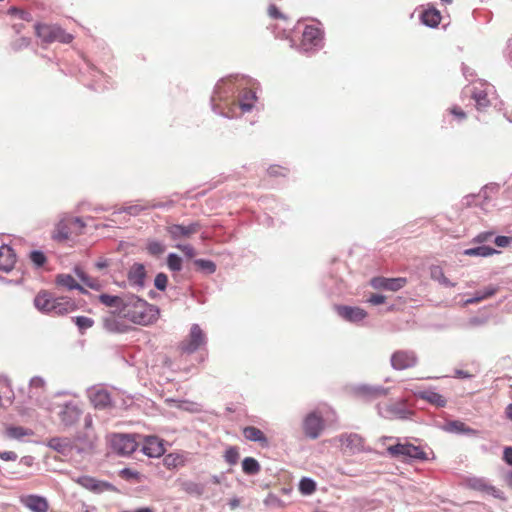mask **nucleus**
Returning a JSON list of instances; mask_svg holds the SVG:
<instances>
[{
    "label": "nucleus",
    "instance_id": "obj_1",
    "mask_svg": "<svg viewBox=\"0 0 512 512\" xmlns=\"http://www.w3.org/2000/svg\"><path fill=\"white\" fill-rule=\"evenodd\" d=\"M158 316L159 310L156 306L134 295L126 297L121 318L134 324L147 326L154 323Z\"/></svg>",
    "mask_w": 512,
    "mask_h": 512
},
{
    "label": "nucleus",
    "instance_id": "obj_2",
    "mask_svg": "<svg viewBox=\"0 0 512 512\" xmlns=\"http://www.w3.org/2000/svg\"><path fill=\"white\" fill-rule=\"evenodd\" d=\"M386 450L390 457L399 459L401 461H425L428 459L427 453L421 446L414 445L410 442L402 443L398 441L394 445L388 446Z\"/></svg>",
    "mask_w": 512,
    "mask_h": 512
},
{
    "label": "nucleus",
    "instance_id": "obj_3",
    "mask_svg": "<svg viewBox=\"0 0 512 512\" xmlns=\"http://www.w3.org/2000/svg\"><path fill=\"white\" fill-rule=\"evenodd\" d=\"M36 35L44 42V43H52L55 41L68 44L72 42L73 35L67 33L64 29L57 25H49V24H37L35 25Z\"/></svg>",
    "mask_w": 512,
    "mask_h": 512
},
{
    "label": "nucleus",
    "instance_id": "obj_4",
    "mask_svg": "<svg viewBox=\"0 0 512 512\" xmlns=\"http://www.w3.org/2000/svg\"><path fill=\"white\" fill-rule=\"evenodd\" d=\"M99 301L104 304L107 307L113 308V314L114 316L112 318L106 319L105 324L108 330L114 331V332H122L123 329L119 328L115 317L122 316L123 313V307L126 304V297L122 298L119 296H112L108 294H101L99 296Z\"/></svg>",
    "mask_w": 512,
    "mask_h": 512
},
{
    "label": "nucleus",
    "instance_id": "obj_5",
    "mask_svg": "<svg viewBox=\"0 0 512 512\" xmlns=\"http://www.w3.org/2000/svg\"><path fill=\"white\" fill-rule=\"evenodd\" d=\"M206 336L199 325L193 324L189 335L180 343V349L184 353L191 354L205 345Z\"/></svg>",
    "mask_w": 512,
    "mask_h": 512
},
{
    "label": "nucleus",
    "instance_id": "obj_6",
    "mask_svg": "<svg viewBox=\"0 0 512 512\" xmlns=\"http://www.w3.org/2000/svg\"><path fill=\"white\" fill-rule=\"evenodd\" d=\"M343 453L354 455L365 451V439L357 433H345L339 436Z\"/></svg>",
    "mask_w": 512,
    "mask_h": 512
},
{
    "label": "nucleus",
    "instance_id": "obj_7",
    "mask_svg": "<svg viewBox=\"0 0 512 512\" xmlns=\"http://www.w3.org/2000/svg\"><path fill=\"white\" fill-rule=\"evenodd\" d=\"M112 450L119 455H130L137 448L135 439L127 434H113L110 437Z\"/></svg>",
    "mask_w": 512,
    "mask_h": 512
},
{
    "label": "nucleus",
    "instance_id": "obj_8",
    "mask_svg": "<svg viewBox=\"0 0 512 512\" xmlns=\"http://www.w3.org/2000/svg\"><path fill=\"white\" fill-rule=\"evenodd\" d=\"M84 227L85 224L80 218L62 220L57 227V238L60 240H68L73 235L81 234Z\"/></svg>",
    "mask_w": 512,
    "mask_h": 512
},
{
    "label": "nucleus",
    "instance_id": "obj_9",
    "mask_svg": "<svg viewBox=\"0 0 512 512\" xmlns=\"http://www.w3.org/2000/svg\"><path fill=\"white\" fill-rule=\"evenodd\" d=\"M200 229L201 225L198 222H193L186 226L181 224H170L166 226V231L174 241L179 239H188L192 235L198 233Z\"/></svg>",
    "mask_w": 512,
    "mask_h": 512
},
{
    "label": "nucleus",
    "instance_id": "obj_10",
    "mask_svg": "<svg viewBox=\"0 0 512 512\" xmlns=\"http://www.w3.org/2000/svg\"><path fill=\"white\" fill-rule=\"evenodd\" d=\"M324 429V420L317 412L309 413L303 421V430L307 437L316 439Z\"/></svg>",
    "mask_w": 512,
    "mask_h": 512
},
{
    "label": "nucleus",
    "instance_id": "obj_11",
    "mask_svg": "<svg viewBox=\"0 0 512 512\" xmlns=\"http://www.w3.org/2000/svg\"><path fill=\"white\" fill-rule=\"evenodd\" d=\"M85 429L84 433L77 435L75 441L79 450L90 451L96 445L97 436L92 429V419L89 416L85 418Z\"/></svg>",
    "mask_w": 512,
    "mask_h": 512
},
{
    "label": "nucleus",
    "instance_id": "obj_12",
    "mask_svg": "<svg viewBox=\"0 0 512 512\" xmlns=\"http://www.w3.org/2000/svg\"><path fill=\"white\" fill-rule=\"evenodd\" d=\"M82 413L83 411L77 403L69 402L63 405L59 412V419L63 426L71 427L80 420Z\"/></svg>",
    "mask_w": 512,
    "mask_h": 512
},
{
    "label": "nucleus",
    "instance_id": "obj_13",
    "mask_svg": "<svg viewBox=\"0 0 512 512\" xmlns=\"http://www.w3.org/2000/svg\"><path fill=\"white\" fill-rule=\"evenodd\" d=\"M417 363V356L413 351L399 350L392 354L391 365L396 370H404L414 367Z\"/></svg>",
    "mask_w": 512,
    "mask_h": 512
},
{
    "label": "nucleus",
    "instance_id": "obj_14",
    "mask_svg": "<svg viewBox=\"0 0 512 512\" xmlns=\"http://www.w3.org/2000/svg\"><path fill=\"white\" fill-rule=\"evenodd\" d=\"M407 284V279L404 277L397 278H386V277H374L370 280V285L374 289H383L392 292H396L403 288Z\"/></svg>",
    "mask_w": 512,
    "mask_h": 512
},
{
    "label": "nucleus",
    "instance_id": "obj_15",
    "mask_svg": "<svg viewBox=\"0 0 512 512\" xmlns=\"http://www.w3.org/2000/svg\"><path fill=\"white\" fill-rule=\"evenodd\" d=\"M468 487L475 491H480L483 493H486L488 495H491L492 497L496 499H500L502 501L506 500V497L504 496V493L496 488L495 486L489 484L485 479L483 478H472L468 481Z\"/></svg>",
    "mask_w": 512,
    "mask_h": 512
},
{
    "label": "nucleus",
    "instance_id": "obj_16",
    "mask_svg": "<svg viewBox=\"0 0 512 512\" xmlns=\"http://www.w3.org/2000/svg\"><path fill=\"white\" fill-rule=\"evenodd\" d=\"M322 31L312 25L306 26L301 39V47L303 50L308 51L313 47H316L320 44L322 40Z\"/></svg>",
    "mask_w": 512,
    "mask_h": 512
},
{
    "label": "nucleus",
    "instance_id": "obj_17",
    "mask_svg": "<svg viewBox=\"0 0 512 512\" xmlns=\"http://www.w3.org/2000/svg\"><path fill=\"white\" fill-rule=\"evenodd\" d=\"M142 451L149 457H160L165 452L162 440L156 436H148L144 440Z\"/></svg>",
    "mask_w": 512,
    "mask_h": 512
},
{
    "label": "nucleus",
    "instance_id": "obj_18",
    "mask_svg": "<svg viewBox=\"0 0 512 512\" xmlns=\"http://www.w3.org/2000/svg\"><path fill=\"white\" fill-rule=\"evenodd\" d=\"M355 395L363 400L370 401L387 394V389L383 387H374L369 385H361L355 388Z\"/></svg>",
    "mask_w": 512,
    "mask_h": 512
},
{
    "label": "nucleus",
    "instance_id": "obj_19",
    "mask_svg": "<svg viewBox=\"0 0 512 512\" xmlns=\"http://www.w3.org/2000/svg\"><path fill=\"white\" fill-rule=\"evenodd\" d=\"M414 395L438 408L445 407L447 404V399L444 395L431 389L417 391Z\"/></svg>",
    "mask_w": 512,
    "mask_h": 512
},
{
    "label": "nucleus",
    "instance_id": "obj_20",
    "mask_svg": "<svg viewBox=\"0 0 512 512\" xmlns=\"http://www.w3.org/2000/svg\"><path fill=\"white\" fill-rule=\"evenodd\" d=\"M335 309L342 318L351 322H359L367 316L366 311L359 307L339 305Z\"/></svg>",
    "mask_w": 512,
    "mask_h": 512
},
{
    "label": "nucleus",
    "instance_id": "obj_21",
    "mask_svg": "<svg viewBox=\"0 0 512 512\" xmlns=\"http://www.w3.org/2000/svg\"><path fill=\"white\" fill-rule=\"evenodd\" d=\"M412 414L405 403L398 402L386 405L384 416L388 419H407Z\"/></svg>",
    "mask_w": 512,
    "mask_h": 512
},
{
    "label": "nucleus",
    "instance_id": "obj_22",
    "mask_svg": "<svg viewBox=\"0 0 512 512\" xmlns=\"http://www.w3.org/2000/svg\"><path fill=\"white\" fill-rule=\"evenodd\" d=\"M21 502L33 512H47L49 504L46 498L38 495H27L21 498Z\"/></svg>",
    "mask_w": 512,
    "mask_h": 512
},
{
    "label": "nucleus",
    "instance_id": "obj_23",
    "mask_svg": "<svg viewBox=\"0 0 512 512\" xmlns=\"http://www.w3.org/2000/svg\"><path fill=\"white\" fill-rule=\"evenodd\" d=\"M16 263V254L8 245L0 246V271H11Z\"/></svg>",
    "mask_w": 512,
    "mask_h": 512
},
{
    "label": "nucleus",
    "instance_id": "obj_24",
    "mask_svg": "<svg viewBox=\"0 0 512 512\" xmlns=\"http://www.w3.org/2000/svg\"><path fill=\"white\" fill-rule=\"evenodd\" d=\"M55 299L48 291H40L34 299V304L40 311L52 313Z\"/></svg>",
    "mask_w": 512,
    "mask_h": 512
},
{
    "label": "nucleus",
    "instance_id": "obj_25",
    "mask_svg": "<svg viewBox=\"0 0 512 512\" xmlns=\"http://www.w3.org/2000/svg\"><path fill=\"white\" fill-rule=\"evenodd\" d=\"M73 481L79 484L80 486L91 490L93 492H100L103 491L105 488L109 486V484L105 482H101L96 480L93 477L90 476H80L77 478H73Z\"/></svg>",
    "mask_w": 512,
    "mask_h": 512
},
{
    "label": "nucleus",
    "instance_id": "obj_26",
    "mask_svg": "<svg viewBox=\"0 0 512 512\" xmlns=\"http://www.w3.org/2000/svg\"><path fill=\"white\" fill-rule=\"evenodd\" d=\"M75 302L66 297H59L55 299L52 313L55 315H65L76 310Z\"/></svg>",
    "mask_w": 512,
    "mask_h": 512
},
{
    "label": "nucleus",
    "instance_id": "obj_27",
    "mask_svg": "<svg viewBox=\"0 0 512 512\" xmlns=\"http://www.w3.org/2000/svg\"><path fill=\"white\" fill-rule=\"evenodd\" d=\"M90 400L95 408L103 409L111 404V397L108 391L97 389L90 394Z\"/></svg>",
    "mask_w": 512,
    "mask_h": 512
},
{
    "label": "nucleus",
    "instance_id": "obj_28",
    "mask_svg": "<svg viewBox=\"0 0 512 512\" xmlns=\"http://www.w3.org/2000/svg\"><path fill=\"white\" fill-rule=\"evenodd\" d=\"M146 277V270L143 264L135 263L128 272V280L131 284L143 286Z\"/></svg>",
    "mask_w": 512,
    "mask_h": 512
},
{
    "label": "nucleus",
    "instance_id": "obj_29",
    "mask_svg": "<svg viewBox=\"0 0 512 512\" xmlns=\"http://www.w3.org/2000/svg\"><path fill=\"white\" fill-rule=\"evenodd\" d=\"M243 435L249 441L259 442L263 447L268 446V440L264 433L254 426L245 427L243 429Z\"/></svg>",
    "mask_w": 512,
    "mask_h": 512
},
{
    "label": "nucleus",
    "instance_id": "obj_30",
    "mask_svg": "<svg viewBox=\"0 0 512 512\" xmlns=\"http://www.w3.org/2000/svg\"><path fill=\"white\" fill-rule=\"evenodd\" d=\"M441 19L440 12L435 8L427 9L421 15L422 22L432 28L437 27Z\"/></svg>",
    "mask_w": 512,
    "mask_h": 512
},
{
    "label": "nucleus",
    "instance_id": "obj_31",
    "mask_svg": "<svg viewBox=\"0 0 512 512\" xmlns=\"http://www.w3.org/2000/svg\"><path fill=\"white\" fill-rule=\"evenodd\" d=\"M186 459L178 453H169L163 458V464L168 469H175L185 465Z\"/></svg>",
    "mask_w": 512,
    "mask_h": 512
},
{
    "label": "nucleus",
    "instance_id": "obj_32",
    "mask_svg": "<svg viewBox=\"0 0 512 512\" xmlns=\"http://www.w3.org/2000/svg\"><path fill=\"white\" fill-rule=\"evenodd\" d=\"M255 100V92L252 90H244L239 101V107L241 108L242 112H249L252 109Z\"/></svg>",
    "mask_w": 512,
    "mask_h": 512
},
{
    "label": "nucleus",
    "instance_id": "obj_33",
    "mask_svg": "<svg viewBox=\"0 0 512 512\" xmlns=\"http://www.w3.org/2000/svg\"><path fill=\"white\" fill-rule=\"evenodd\" d=\"M497 253L494 248L488 246H479L476 248H469L464 250L463 254L466 256H479V257H489L493 254Z\"/></svg>",
    "mask_w": 512,
    "mask_h": 512
},
{
    "label": "nucleus",
    "instance_id": "obj_34",
    "mask_svg": "<svg viewBox=\"0 0 512 512\" xmlns=\"http://www.w3.org/2000/svg\"><path fill=\"white\" fill-rule=\"evenodd\" d=\"M298 489L302 495L308 496L312 495L316 491L317 485L311 478L303 477L299 482Z\"/></svg>",
    "mask_w": 512,
    "mask_h": 512
},
{
    "label": "nucleus",
    "instance_id": "obj_35",
    "mask_svg": "<svg viewBox=\"0 0 512 512\" xmlns=\"http://www.w3.org/2000/svg\"><path fill=\"white\" fill-rule=\"evenodd\" d=\"M56 283L62 287L67 289H79L82 290V287L76 282V280L68 274H60L56 278Z\"/></svg>",
    "mask_w": 512,
    "mask_h": 512
},
{
    "label": "nucleus",
    "instance_id": "obj_36",
    "mask_svg": "<svg viewBox=\"0 0 512 512\" xmlns=\"http://www.w3.org/2000/svg\"><path fill=\"white\" fill-rule=\"evenodd\" d=\"M33 432L21 426H9L6 428V435L11 439H21L24 436H30Z\"/></svg>",
    "mask_w": 512,
    "mask_h": 512
},
{
    "label": "nucleus",
    "instance_id": "obj_37",
    "mask_svg": "<svg viewBox=\"0 0 512 512\" xmlns=\"http://www.w3.org/2000/svg\"><path fill=\"white\" fill-rule=\"evenodd\" d=\"M242 469L245 474L255 475L260 471V465L256 459L246 457L242 462Z\"/></svg>",
    "mask_w": 512,
    "mask_h": 512
},
{
    "label": "nucleus",
    "instance_id": "obj_38",
    "mask_svg": "<svg viewBox=\"0 0 512 512\" xmlns=\"http://www.w3.org/2000/svg\"><path fill=\"white\" fill-rule=\"evenodd\" d=\"M472 98L475 100L476 108L478 110H483L490 104V101L487 97V93L483 90L475 89V91L472 94Z\"/></svg>",
    "mask_w": 512,
    "mask_h": 512
},
{
    "label": "nucleus",
    "instance_id": "obj_39",
    "mask_svg": "<svg viewBox=\"0 0 512 512\" xmlns=\"http://www.w3.org/2000/svg\"><path fill=\"white\" fill-rule=\"evenodd\" d=\"M28 259L35 268L43 267L47 262L46 255L40 250H33L28 254Z\"/></svg>",
    "mask_w": 512,
    "mask_h": 512
},
{
    "label": "nucleus",
    "instance_id": "obj_40",
    "mask_svg": "<svg viewBox=\"0 0 512 512\" xmlns=\"http://www.w3.org/2000/svg\"><path fill=\"white\" fill-rule=\"evenodd\" d=\"M432 278L438 280L441 284L447 287H454L455 284L452 283L443 273L442 269L438 266L433 267L431 269Z\"/></svg>",
    "mask_w": 512,
    "mask_h": 512
},
{
    "label": "nucleus",
    "instance_id": "obj_41",
    "mask_svg": "<svg viewBox=\"0 0 512 512\" xmlns=\"http://www.w3.org/2000/svg\"><path fill=\"white\" fill-rule=\"evenodd\" d=\"M146 249L150 255L160 256L164 253L165 246L161 242L153 240L147 243Z\"/></svg>",
    "mask_w": 512,
    "mask_h": 512
},
{
    "label": "nucleus",
    "instance_id": "obj_42",
    "mask_svg": "<svg viewBox=\"0 0 512 512\" xmlns=\"http://www.w3.org/2000/svg\"><path fill=\"white\" fill-rule=\"evenodd\" d=\"M167 266L171 271L178 272L182 269V259L174 253H170L167 257Z\"/></svg>",
    "mask_w": 512,
    "mask_h": 512
},
{
    "label": "nucleus",
    "instance_id": "obj_43",
    "mask_svg": "<svg viewBox=\"0 0 512 512\" xmlns=\"http://www.w3.org/2000/svg\"><path fill=\"white\" fill-rule=\"evenodd\" d=\"M225 461L230 465H235L239 459V451L235 446L229 447L224 454Z\"/></svg>",
    "mask_w": 512,
    "mask_h": 512
},
{
    "label": "nucleus",
    "instance_id": "obj_44",
    "mask_svg": "<svg viewBox=\"0 0 512 512\" xmlns=\"http://www.w3.org/2000/svg\"><path fill=\"white\" fill-rule=\"evenodd\" d=\"M194 264L200 270L206 271L207 273H214L216 270L215 263L210 260L198 259V260H195Z\"/></svg>",
    "mask_w": 512,
    "mask_h": 512
},
{
    "label": "nucleus",
    "instance_id": "obj_45",
    "mask_svg": "<svg viewBox=\"0 0 512 512\" xmlns=\"http://www.w3.org/2000/svg\"><path fill=\"white\" fill-rule=\"evenodd\" d=\"M447 429L449 431L453 432H461V433H468L471 432L472 429L467 427L463 422L461 421H451L447 424Z\"/></svg>",
    "mask_w": 512,
    "mask_h": 512
},
{
    "label": "nucleus",
    "instance_id": "obj_46",
    "mask_svg": "<svg viewBox=\"0 0 512 512\" xmlns=\"http://www.w3.org/2000/svg\"><path fill=\"white\" fill-rule=\"evenodd\" d=\"M495 292H496L495 288L489 287L485 290V292L483 294H477V296H475L474 298L466 300V304L478 303L488 297H491L492 295L495 294Z\"/></svg>",
    "mask_w": 512,
    "mask_h": 512
},
{
    "label": "nucleus",
    "instance_id": "obj_47",
    "mask_svg": "<svg viewBox=\"0 0 512 512\" xmlns=\"http://www.w3.org/2000/svg\"><path fill=\"white\" fill-rule=\"evenodd\" d=\"M76 273L85 285L92 289H99V284L88 277L83 271L76 269Z\"/></svg>",
    "mask_w": 512,
    "mask_h": 512
},
{
    "label": "nucleus",
    "instance_id": "obj_48",
    "mask_svg": "<svg viewBox=\"0 0 512 512\" xmlns=\"http://www.w3.org/2000/svg\"><path fill=\"white\" fill-rule=\"evenodd\" d=\"M168 283V277L164 273H159L156 275L154 280V285L157 289L163 291L166 289Z\"/></svg>",
    "mask_w": 512,
    "mask_h": 512
},
{
    "label": "nucleus",
    "instance_id": "obj_49",
    "mask_svg": "<svg viewBox=\"0 0 512 512\" xmlns=\"http://www.w3.org/2000/svg\"><path fill=\"white\" fill-rule=\"evenodd\" d=\"M8 14H10V15H17L20 19L25 20V21H31L32 20V16H31V14L29 12L21 10V9H18L16 7H11L8 10Z\"/></svg>",
    "mask_w": 512,
    "mask_h": 512
},
{
    "label": "nucleus",
    "instance_id": "obj_50",
    "mask_svg": "<svg viewBox=\"0 0 512 512\" xmlns=\"http://www.w3.org/2000/svg\"><path fill=\"white\" fill-rule=\"evenodd\" d=\"M76 325L81 330H85L90 328L93 325V320L91 318L80 316L75 319Z\"/></svg>",
    "mask_w": 512,
    "mask_h": 512
},
{
    "label": "nucleus",
    "instance_id": "obj_51",
    "mask_svg": "<svg viewBox=\"0 0 512 512\" xmlns=\"http://www.w3.org/2000/svg\"><path fill=\"white\" fill-rule=\"evenodd\" d=\"M30 389L43 392L45 389V381L39 376L33 377L30 381Z\"/></svg>",
    "mask_w": 512,
    "mask_h": 512
},
{
    "label": "nucleus",
    "instance_id": "obj_52",
    "mask_svg": "<svg viewBox=\"0 0 512 512\" xmlns=\"http://www.w3.org/2000/svg\"><path fill=\"white\" fill-rule=\"evenodd\" d=\"M176 248L179 249L188 258H193L195 256V249L189 244H177Z\"/></svg>",
    "mask_w": 512,
    "mask_h": 512
},
{
    "label": "nucleus",
    "instance_id": "obj_53",
    "mask_svg": "<svg viewBox=\"0 0 512 512\" xmlns=\"http://www.w3.org/2000/svg\"><path fill=\"white\" fill-rule=\"evenodd\" d=\"M493 236L492 232H482L479 233L474 239L473 243H484L489 241Z\"/></svg>",
    "mask_w": 512,
    "mask_h": 512
},
{
    "label": "nucleus",
    "instance_id": "obj_54",
    "mask_svg": "<svg viewBox=\"0 0 512 512\" xmlns=\"http://www.w3.org/2000/svg\"><path fill=\"white\" fill-rule=\"evenodd\" d=\"M449 112L459 120H463L466 118V113L458 106H453L452 108L449 109Z\"/></svg>",
    "mask_w": 512,
    "mask_h": 512
},
{
    "label": "nucleus",
    "instance_id": "obj_55",
    "mask_svg": "<svg viewBox=\"0 0 512 512\" xmlns=\"http://www.w3.org/2000/svg\"><path fill=\"white\" fill-rule=\"evenodd\" d=\"M386 300V297L380 294H372L368 299V302L373 305L383 304Z\"/></svg>",
    "mask_w": 512,
    "mask_h": 512
},
{
    "label": "nucleus",
    "instance_id": "obj_56",
    "mask_svg": "<svg viewBox=\"0 0 512 512\" xmlns=\"http://www.w3.org/2000/svg\"><path fill=\"white\" fill-rule=\"evenodd\" d=\"M0 458L4 461H15L17 459V454L13 451H0Z\"/></svg>",
    "mask_w": 512,
    "mask_h": 512
},
{
    "label": "nucleus",
    "instance_id": "obj_57",
    "mask_svg": "<svg viewBox=\"0 0 512 512\" xmlns=\"http://www.w3.org/2000/svg\"><path fill=\"white\" fill-rule=\"evenodd\" d=\"M494 242L498 247H506L510 243V238L507 236H497Z\"/></svg>",
    "mask_w": 512,
    "mask_h": 512
},
{
    "label": "nucleus",
    "instance_id": "obj_58",
    "mask_svg": "<svg viewBox=\"0 0 512 512\" xmlns=\"http://www.w3.org/2000/svg\"><path fill=\"white\" fill-rule=\"evenodd\" d=\"M268 14H269L270 17H272L274 19L283 18V15L281 14V12L278 10V8L275 5H270L269 6Z\"/></svg>",
    "mask_w": 512,
    "mask_h": 512
},
{
    "label": "nucleus",
    "instance_id": "obj_59",
    "mask_svg": "<svg viewBox=\"0 0 512 512\" xmlns=\"http://www.w3.org/2000/svg\"><path fill=\"white\" fill-rule=\"evenodd\" d=\"M139 473L136 471H133L131 469L125 468L121 471V476L125 477L127 479L129 478H138Z\"/></svg>",
    "mask_w": 512,
    "mask_h": 512
},
{
    "label": "nucleus",
    "instance_id": "obj_60",
    "mask_svg": "<svg viewBox=\"0 0 512 512\" xmlns=\"http://www.w3.org/2000/svg\"><path fill=\"white\" fill-rule=\"evenodd\" d=\"M503 458L509 465H512V447L505 448Z\"/></svg>",
    "mask_w": 512,
    "mask_h": 512
},
{
    "label": "nucleus",
    "instance_id": "obj_61",
    "mask_svg": "<svg viewBox=\"0 0 512 512\" xmlns=\"http://www.w3.org/2000/svg\"><path fill=\"white\" fill-rule=\"evenodd\" d=\"M280 170H283V169L280 167L273 166V167H270L268 171H269V174H271V175H284V173H282Z\"/></svg>",
    "mask_w": 512,
    "mask_h": 512
},
{
    "label": "nucleus",
    "instance_id": "obj_62",
    "mask_svg": "<svg viewBox=\"0 0 512 512\" xmlns=\"http://www.w3.org/2000/svg\"><path fill=\"white\" fill-rule=\"evenodd\" d=\"M240 505V500L238 498H233L229 501V506L232 510L236 509Z\"/></svg>",
    "mask_w": 512,
    "mask_h": 512
},
{
    "label": "nucleus",
    "instance_id": "obj_63",
    "mask_svg": "<svg viewBox=\"0 0 512 512\" xmlns=\"http://www.w3.org/2000/svg\"><path fill=\"white\" fill-rule=\"evenodd\" d=\"M505 481H506L507 485L510 488H512V471L506 475Z\"/></svg>",
    "mask_w": 512,
    "mask_h": 512
},
{
    "label": "nucleus",
    "instance_id": "obj_64",
    "mask_svg": "<svg viewBox=\"0 0 512 512\" xmlns=\"http://www.w3.org/2000/svg\"><path fill=\"white\" fill-rule=\"evenodd\" d=\"M505 412H506L507 417L512 421V404H509L506 407Z\"/></svg>",
    "mask_w": 512,
    "mask_h": 512
}]
</instances>
